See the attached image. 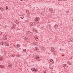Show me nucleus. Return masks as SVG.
Masks as SVG:
<instances>
[{
	"label": "nucleus",
	"instance_id": "obj_1",
	"mask_svg": "<svg viewBox=\"0 0 73 73\" xmlns=\"http://www.w3.org/2000/svg\"><path fill=\"white\" fill-rule=\"evenodd\" d=\"M31 70L33 71H35V72H37V68H31Z\"/></svg>",
	"mask_w": 73,
	"mask_h": 73
},
{
	"label": "nucleus",
	"instance_id": "obj_2",
	"mask_svg": "<svg viewBox=\"0 0 73 73\" xmlns=\"http://www.w3.org/2000/svg\"><path fill=\"white\" fill-rule=\"evenodd\" d=\"M35 21H36L37 23L39 22V21H40V19L37 18H35Z\"/></svg>",
	"mask_w": 73,
	"mask_h": 73
},
{
	"label": "nucleus",
	"instance_id": "obj_3",
	"mask_svg": "<svg viewBox=\"0 0 73 73\" xmlns=\"http://www.w3.org/2000/svg\"><path fill=\"white\" fill-rule=\"evenodd\" d=\"M62 66H63L64 68H67L68 67V65L66 64H63L62 65Z\"/></svg>",
	"mask_w": 73,
	"mask_h": 73
},
{
	"label": "nucleus",
	"instance_id": "obj_4",
	"mask_svg": "<svg viewBox=\"0 0 73 73\" xmlns=\"http://www.w3.org/2000/svg\"><path fill=\"white\" fill-rule=\"evenodd\" d=\"M35 56V59H39V58H40V57H38V56H37L36 55Z\"/></svg>",
	"mask_w": 73,
	"mask_h": 73
},
{
	"label": "nucleus",
	"instance_id": "obj_5",
	"mask_svg": "<svg viewBox=\"0 0 73 73\" xmlns=\"http://www.w3.org/2000/svg\"><path fill=\"white\" fill-rule=\"evenodd\" d=\"M8 66L9 68H11L12 66V64L11 63L9 64V65H8Z\"/></svg>",
	"mask_w": 73,
	"mask_h": 73
},
{
	"label": "nucleus",
	"instance_id": "obj_6",
	"mask_svg": "<svg viewBox=\"0 0 73 73\" xmlns=\"http://www.w3.org/2000/svg\"><path fill=\"white\" fill-rule=\"evenodd\" d=\"M0 9L1 11H2V12H3L4 11V9H3V8H2V7H1L0 8Z\"/></svg>",
	"mask_w": 73,
	"mask_h": 73
},
{
	"label": "nucleus",
	"instance_id": "obj_7",
	"mask_svg": "<svg viewBox=\"0 0 73 73\" xmlns=\"http://www.w3.org/2000/svg\"><path fill=\"white\" fill-rule=\"evenodd\" d=\"M38 50V48L36 47L34 49V50H35V51H37V50Z\"/></svg>",
	"mask_w": 73,
	"mask_h": 73
},
{
	"label": "nucleus",
	"instance_id": "obj_8",
	"mask_svg": "<svg viewBox=\"0 0 73 73\" xmlns=\"http://www.w3.org/2000/svg\"><path fill=\"white\" fill-rule=\"evenodd\" d=\"M1 45H4V44H5V43L4 42H1Z\"/></svg>",
	"mask_w": 73,
	"mask_h": 73
},
{
	"label": "nucleus",
	"instance_id": "obj_9",
	"mask_svg": "<svg viewBox=\"0 0 73 73\" xmlns=\"http://www.w3.org/2000/svg\"><path fill=\"white\" fill-rule=\"evenodd\" d=\"M3 58L1 57V56L0 55V61H2L3 60Z\"/></svg>",
	"mask_w": 73,
	"mask_h": 73
},
{
	"label": "nucleus",
	"instance_id": "obj_10",
	"mask_svg": "<svg viewBox=\"0 0 73 73\" xmlns=\"http://www.w3.org/2000/svg\"><path fill=\"white\" fill-rule=\"evenodd\" d=\"M53 61V62H52ZM52 61H51L50 62V64H53V63H54V62H53V60H52Z\"/></svg>",
	"mask_w": 73,
	"mask_h": 73
},
{
	"label": "nucleus",
	"instance_id": "obj_11",
	"mask_svg": "<svg viewBox=\"0 0 73 73\" xmlns=\"http://www.w3.org/2000/svg\"><path fill=\"white\" fill-rule=\"evenodd\" d=\"M53 27L54 28H55V29H56V28H57V25H55Z\"/></svg>",
	"mask_w": 73,
	"mask_h": 73
},
{
	"label": "nucleus",
	"instance_id": "obj_12",
	"mask_svg": "<svg viewBox=\"0 0 73 73\" xmlns=\"http://www.w3.org/2000/svg\"><path fill=\"white\" fill-rule=\"evenodd\" d=\"M26 12L28 14H29V12H29V11L28 10L26 11Z\"/></svg>",
	"mask_w": 73,
	"mask_h": 73
},
{
	"label": "nucleus",
	"instance_id": "obj_13",
	"mask_svg": "<svg viewBox=\"0 0 73 73\" xmlns=\"http://www.w3.org/2000/svg\"><path fill=\"white\" fill-rule=\"evenodd\" d=\"M8 9V7L6 6V10H7Z\"/></svg>",
	"mask_w": 73,
	"mask_h": 73
},
{
	"label": "nucleus",
	"instance_id": "obj_14",
	"mask_svg": "<svg viewBox=\"0 0 73 73\" xmlns=\"http://www.w3.org/2000/svg\"><path fill=\"white\" fill-rule=\"evenodd\" d=\"M34 25H36V24H37L36 22H34Z\"/></svg>",
	"mask_w": 73,
	"mask_h": 73
},
{
	"label": "nucleus",
	"instance_id": "obj_15",
	"mask_svg": "<svg viewBox=\"0 0 73 73\" xmlns=\"http://www.w3.org/2000/svg\"><path fill=\"white\" fill-rule=\"evenodd\" d=\"M40 14H41V15H43V12H41L40 13Z\"/></svg>",
	"mask_w": 73,
	"mask_h": 73
},
{
	"label": "nucleus",
	"instance_id": "obj_16",
	"mask_svg": "<svg viewBox=\"0 0 73 73\" xmlns=\"http://www.w3.org/2000/svg\"><path fill=\"white\" fill-rule=\"evenodd\" d=\"M36 40H38V38L37 37H36Z\"/></svg>",
	"mask_w": 73,
	"mask_h": 73
},
{
	"label": "nucleus",
	"instance_id": "obj_17",
	"mask_svg": "<svg viewBox=\"0 0 73 73\" xmlns=\"http://www.w3.org/2000/svg\"><path fill=\"white\" fill-rule=\"evenodd\" d=\"M20 18H21V19H23L24 18V17H20Z\"/></svg>",
	"mask_w": 73,
	"mask_h": 73
},
{
	"label": "nucleus",
	"instance_id": "obj_18",
	"mask_svg": "<svg viewBox=\"0 0 73 73\" xmlns=\"http://www.w3.org/2000/svg\"><path fill=\"white\" fill-rule=\"evenodd\" d=\"M17 46H20V45L18 44H17Z\"/></svg>",
	"mask_w": 73,
	"mask_h": 73
},
{
	"label": "nucleus",
	"instance_id": "obj_19",
	"mask_svg": "<svg viewBox=\"0 0 73 73\" xmlns=\"http://www.w3.org/2000/svg\"><path fill=\"white\" fill-rule=\"evenodd\" d=\"M55 49L54 48H53L52 49V50H54Z\"/></svg>",
	"mask_w": 73,
	"mask_h": 73
},
{
	"label": "nucleus",
	"instance_id": "obj_20",
	"mask_svg": "<svg viewBox=\"0 0 73 73\" xmlns=\"http://www.w3.org/2000/svg\"><path fill=\"white\" fill-rule=\"evenodd\" d=\"M8 44V42H6L5 43V44Z\"/></svg>",
	"mask_w": 73,
	"mask_h": 73
},
{
	"label": "nucleus",
	"instance_id": "obj_21",
	"mask_svg": "<svg viewBox=\"0 0 73 73\" xmlns=\"http://www.w3.org/2000/svg\"><path fill=\"white\" fill-rule=\"evenodd\" d=\"M34 45H38V44H35Z\"/></svg>",
	"mask_w": 73,
	"mask_h": 73
},
{
	"label": "nucleus",
	"instance_id": "obj_22",
	"mask_svg": "<svg viewBox=\"0 0 73 73\" xmlns=\"http://www.w3.org/2000/svg\"><path fill=\"white\" fill-rule=\"evenodd\" d=\"M26 50V49H24V50H23V51H24V52H25V50Z\"/></svg>",
	"mask_w": 73,
	"mask_h": 73
},
{
	"label": "nucleus",
	"instance_id": "obj_23",
	"mask_svg": "<svg viewBox=\"0 0 73 73\" xmlns=\"http://www.w3.org/2000/svg\"><path fill=\"white\" fill-rule=\"evenodd\" d=\"M68 63L69 64V65H70V62H68Z\"/></svg>",
	"mask_w": 73,
	"mask_h": 73
},
{
	"label": "nucleus",
	"instance_id": "obj_24",
	"mask_svg": "<svg viewBox=\"0 0 73 73\" xmlns=\"http://www.w3.org/2000/svg\"><path fill=\"white\" fill-rule=\"evenodd\" d=\"M72 40H73V39H72V40H70L71 42H73V41Z\"/></svg>",
	"mask_w": 73,
	"mask_h": 73
},
{
	"label": "nucleus",
	"instance_id": "obj_25",
	"mask_svg": "<svg viewBox=\"0 0 73 73\" xmlns=\"http://www.w3.org/2000/svg\"><path fill=\"white\" fill-rule=\"evenodd\" d=\"M68 12H69V11H66V13H68Z\"/></svg>",
	"mask_w": 73,
	"mask_h": 73
},
{
	"label": "nucleus",
	"instance_id": "obj_26",
	"mask_svg": "<svg viewBox=\"0 0 73 73\" xmlns=\"http://www.w3.org/2000/svg\"><path fill=\"white\" fill-rule=\"evenodd\" d=\"M21 1H23V0H20Z\"/></svg>",
	"mask_w": 73,
	"mask_h": 73
},
{
	"label": "nucleus",
	"instance_id": "obj_27",
	"mask_svg": "<svg viewBox=\"0 0 73 73\" xmlns=\"http://www.w3.org/2000/svg\"><path fill=\"white\" fill-rule=\"evenodd\" d=\"M20 16H21V15H19Z\"/></svg>",
	"mask_w": 73,
	"mask_h": 73
},
{
	"label": "nucleus",
	"instance_id": "obj_28",
	"mask_svg": "<svg viewBox=\"0 0 73 73\" xmlns=\"http://www.w3.org/2000/svg\"><path fill=\"white\" fill-rule=\"evenodd\" d=\"M6 45H7V44H6Z\"/></svg>",
	"mask_w": 73,
	"mask_h": 73
},
{
	"label": "nucleus",
	"instance_id": "obj_29",
	"mask_svg": "<svg viewBox=\"0 0 73 73\" xmlns=\"http://www.w3.org/2000/svg\"><path fill=\"white\" fill-rule=\"evenodd\" d=\"M62 56H63V55H62Z\"/></svg>",
	"mask_w": 73,
	"mask_h": 73
}]
</instances>
